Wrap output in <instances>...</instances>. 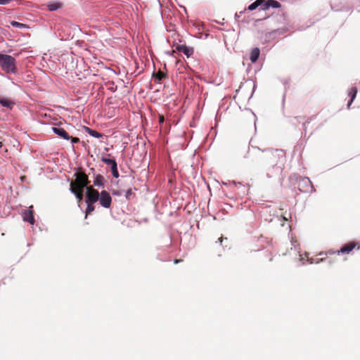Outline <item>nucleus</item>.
Listing matches in <instances>:
<instances>
[{
	"mask_svg": "<svg viewBox=\"0 0 360 360\" xmlns=\"http://www.w3.org/2000/svg\"><path fill=\"white\" fill-rule=\"evenodd\" d=\"M262 160L269 166L274 167L285 160V154L283 150H268L263 152Z\"/></svg>",
	"mask_w": 360,
	"mask_h": 360,
	"instance_id": "f257e3e1",
	"label": "nucleus"
},
{
	"mask_svg": "<svg viewBox=\"0 0 360 360\" xmlns=\"http://www.w3.org/2000/svg\"><path fill=\"white\" fill-rule=\"evenodd\" d=\"M98 200V191L94 187H88L85 193V202L86 208L85 210V217L91 214L95 210L94 204Z\"/></svg>",
	"mask_w": 360,
	"mask_h": 360,
	"instance_id": "f03ea898",
	"label": "nucleus"
},
{
	"mask_svg": "<svg viewBox=\"0 0 360 360\" xmlns=\"http://www.w3.org/2000/svg\"><path fill=\"white\" fill-rule=\"evenodd\" d=\"M75 179L71 181L70 184V188L75 189H86L87 191L88 187H93L90 186V181L89 180L88 176L80 169L74 174Z\"/></svg>",
	"mask_w": 360,
	"mask_h": 360,
	"instance_id": "7ed1b4c3",
	"label": "nucleus"
},
{
	"mask_svg": "<svg viewBox=\"0 0 360 360\" xmlns=\"http://www.w3.org/2000/svg\"><path fill=\"white\" fill-rule=\"evenodd\" d=\"M0 66L8 73L16 72L15 59L10 55L0 53Z\"/></svg>",
	"mask_w": 360,
	"mask_h": 360,
	"instance_id": "20e7f679",
	"label": "nucleus"
},
{
	"mask_svg": "<svg viewBox=\"0 0 360 360\" xmlns=\"http://www.w3.org/2000/svg\"><path fill=\"white\" fill-rule=\"evenodd\" d=\"M354 249L359 250L360 249V244L357 242L354 241H350L346 244H345L340 250L333 251V250H328L326 255L328 257V255H349L352 252V251Z\"/></svg>",
	"mask_w": 360,
	"mask_h": 360,
	"instance_id": "39448f33",
	"label": "nucleus"
},
{
	"mask_svg": "<svg viewBox=\"0 0 360 360\" xmlns=\"http://www.w3.org/2000/svg\"><path fill=\"white\" fill-rule=\"evenodd\" d=\"M99 204L104 208L108 209L110 207L112 204V197L110 193L103 190L101 193L98 192V200Z\"/></svg>",
	"mask_w": 360,
	"mask_h": 360,
	"instance_id": "423d86ee",
	"label": "nucleus"
},
{
	"mask_svg": "<svg viewBox=\"0 0 360 360\" xmlns=\"http://www.w3.org/2000/svg\"><path fill=\"white\" fill-rule=\"evenodd\" d=\"M32 208V206L30 207L29 210H26L22 213V219L25 221H27L31 224H34V218L33 216V211L30 210Z\"/></svg>",
	"mask_w": 360,
	"mask_h": 360,
	"instance_id": "0eeeda50",
	"label": "nucleus"
},
{
	"mask_svg": "<svg viewBox=\"0 0 360 360\" xmlns=\"http://www.w3.org/2000/svg\"><path fill=\"white\" fill-rule=\"evenodd\" d=\"M281 6V4L276 0H267L266 1H264L263 3L262 10L266 11L268 10L270 7L278 8Z\"/></svg>",
	"mask_w": 360,
	"mask_h": 360,
	"instance_id": "6e6552de",
	"label": "nucleus"
},
{
	"mask_svg": "<svg viewBox=\"0 0 360 360\" xmlns=\"http://www.w3.org/2000/svg\"><path fill=\"white\" fill-rule=\"evenodd\" d=\"M52 129L55 134H56L61 138L66 139V140L70 139V136H69L68 133L63 128L53 127Z\"/></svg>",
	"mask_w": 360,
	"mask_h": 360,
	"instance_id": "1a4fd4ad",
	"label": "nucleus"
},
{
	"mask_svg": "<svg viewBox=\"0 0 360 360\" xmlns=\"http://www.w3.org/2000/svg\"><path fill=\"white\" fill-rule=\"evenodd\" d=\"M176 50L184 53L187 57H189L193 53V49L185 45H178L176 46Z\"/></svg>",
	"mask_w": 360,
	"mask_h": 360,
	"instance_id": "9d476101",
	"label": "nucleus"
},
{
	"mask_svg": "<svg viewBox=\"0 0 360 360\" xmlns=\"http://www.w3.org/2000/svg\"><path fill=\"white\" fill-rule=\"evenodd\" d=\"M46 6L50 11H56L63 7V3L59 1H51L47 3Z\"/></svg>",
	"mask_w": 360,
	"mask_h": 360,
	"instance_id": "9b49d317",
	"label": "nucleus"
},
{
	"mask_svg": "<svg viewBox=\"0 0 360 360\" xmlns=\"http://www.w3.org/2000/svg\"><path fill=\"white\" fill-rule=\"evenodd\" d=\"M84 189L70 188V192L75 195L78 202H80L84 198Z\"/></svg>",
	"mask_w": 360,
	"mask_h": 360,
	"instance_id": "f8f14e48",
	"label": "nucleus"
},
{
	"mask_svg": "<svg viewBox=\"0 0 360 360\" xmlns=\"http://www.w3.org/2000/svg\"><path fill=\"white\" fill-rule=\"evenodd\" d=\"M105 179L101 174H96L94 176V185L97 187H104Z\"/></svg>",
	"mask_w": 360,
	"mask_h": 360,
	"instance_id": "ddd939ff",
	"label": "nucleus"
},
{
	"mask_svg": "<svg viewBox=\"0 0 360 360\" xmlns=\"http://www.w3.org/2000/svg\"><path fill=\"white\" fill-rule=\"evenodd\" d=\"M259 54H260L259 49L254 48L250 53V59L251 62L255 63L258 60V58L259 57Z\"/></svg>",
	"mask_w": 360,
	"mask_h": 360,
	"instance_id": "4468645a",
	"label": "nucleus"
},
{
	"mask_svg": "<svg viewBox=\"0 0 360 360\" xmlns=\"http://www.w3.org/2000/svg\"><path fill=\"white\" fill-rule=\"evenodd\" d=\"M0 103L2 106L11 109L15 103L6 98H0Z\"/></svg>",
	"mask_w": 360,
	"mask_h": 360,
	"instance_id": "2eb2a0df",
	"label": "nucleus"
},
{
	"mask_svg": "<svg viewBox=\"0 0 360 360\" xmlns=\"http://www.w3.org/2000/svg\"><path fill=\"white\" fill-rule=\"evenodd\" d=\"M264 2V0H256L255 1L252 3L250 5H249L248 9L249 11H254L259 6H261V8H262Z\"/></svg>",
	"mask_w": 360,
	"mask_h": 360,
	"instance_id": "dca6fc26",
	"label": "nucleus"
},
{
	"mask_svg": "<svg viewBox=\"0 0 360 360\" xmlns=\"http://www.w3.org/2000/svg\"><path fill=\"white\" fill-rule=\"evenodd\" d=\"M356 94H357V88L352 87L349 92V95L351 96V98H350V101L347 103L348 108L350 107L352 103L354 101V98H356Z\"/></svg>",
	"mask_w": 360,
	"mask_h": 360,
	"instance_id": "f3484780",
	"label": "nucleus"
},
{
	"mask_svg": "<svg viewBox=\"0 0 360 360\" xmlns=\"http://www.w3.org/2000/svg\"><path fill=\"white\" fill-rule=\"evenodd\" d=\"M153 76L158 82H160L162 79L166 77V75L160 70H159L157 73H154Z\"/></svg>",
	"mask_w": 360,
	"mask_h": 360,
	"instance_id": "a211bd4d",
	"label": "nucleus"
},
{
	"mask_svg": "<svg viewBox=\"0 0 360 360\" xmlns=\"http://www.w3.org/2000/svg\"><path fill=\"white\" fill-rule=\"evenodd\" d=\"M86 131H87L88 134L93 137H95V138L102 137V134L96 130L91 129L90 128H87Z\"/></svg>",
	"mask_w": 360,
	"mask_h": 360,
	"instance_id": "6ab92c4d",
	"label": "nucleus"
},
{
	"mask_svg": "<svg viewBox=\"0 0 360 360\" xmlns=\"http://www.w3.org/2000/svg\"><path fill=\"white\" fill-rule=\"evenodd\" d=\"M101 160L106 165H110L111 167H113L114 165H117L116 161L112 159H110V158H102Z\"/></svg>",
	"mask_w": 360,
	"mask_h": 360,
	"instance_id": "aec40b11",
	"label": "nucleus"
},
{
	"mask_svg": "<svg viewBox=\"0 0 360 360\" xmlns=\"http://www.w3.org/2000/svg\"><path fill=\"white\" fill-rule=\"evenodd\" d=\"M11 25L13 27H18L20 29L27 27V26L25 24H22V23H20V22H18L14 21V20L11 22Z\"/></svg>",
	"mask_w": 360,
	"mask_h": 360,
	"instance_id": "412c9836",
	"label": "nucleus"
},
{
	"mask_svg": "<svg viewBox=\"0 0 360 360\" xmlns=\"http://www.w3.org/2000/svg\"><path fill=\"white\" fill-rule=\"evenodd\" d=\"M111 170H112V176L115 178H117L119 176V173L117 171V165H114L113 167H112Z\"/></svg>",
	"mask_w": 360,
	"mask_h": 360,
	"instance_id": "4be33fe9",
	"label": "nucleus"
},
{
	"mask_svg": "<svg viewBox=\"0 0 360 360\" xmlns=\"http://www.w3.org/2000/svg\"><path fill=\"white\" fill-rule=\"evenodd\" d=\"M133 194L132 193V191L131 189H129L127 190V193H126V198L129 199L130 198V196Z\"/></svg>",
	"mask_w": 360,
	"mask_h": 360,
	"instance_id": "5701e85b",
	"label": "nucleus"
},
{
	"mask_svg": "<svg viewBox=\"0 0 360 360\" xmlns=\"http://www.w3.org/2000/svg\"><path fill=\"white\" fill-rule=\"evenodd\" d=\"M11 0H0V5H6L10 3Z\"/></svg>",
	"mask_w": 360,
	"mask_h": 360,
	"instance_id": "b1692460",
	"label": "nucleus"
},
{
	"mask_svg": "<svg viewBox=\"0 0 360 360\" xmlns=\"http://www.w3.org/2000/svg\"><path fill=\"white\" fill-rule=\"evenodd\" d=\"M72 143H79V139L77 137H70Z\"/></svg>",
	"mask_w": 360,
	"mask_h": 360,
	"instance_id": "393cba45",
	"label": "nucleus"
},
{
	"mask_svg": "<svg viewBox=\"0 0 360 360\" xmlns=\"http://www.w3.org/2000/svg\"><path fill=\"white\" fill-rule=\"evenodd\" d=\"M164 122V116L162 115H159V122L162 123Z\"/></svg>",
	"mask_w": 360,
	"mask_h": 360,
	"instance_id": "a878e982",
	"label": "nucleus"
},
{
	"mask_svg": "<svg viewBox=\"0 0 360 360\" xmlns=\"http://www.w3.org/2000/svg\"><path fill=\"white\" fill-rule=\"evenodd\" d=\"M181 262H183V259H175L174 260V264H178V263Z\"/></svg>",
	"mask_w": 360,
	"mask_h": 360,
	"instance_id": "bb28decb",
	"label": "nucleus"
},
{
	"mask_svg": "<svg viewBox=\"0 0 360 360\" xmlns=\"http://www.w3.org/2000/svg\"><path fill=\"white\" fill-rule=\"evenodd\" d=\"M223 240H224V237L221 236H220V237L217 239V241H218V242H219V243L221 244V243H222Z\"/></svg>",
	"mask_w": 360,
	"mask_h": 360,
	"instance_id": "cd10ccee",
	"label": "nucleus"
}]
</instances>
